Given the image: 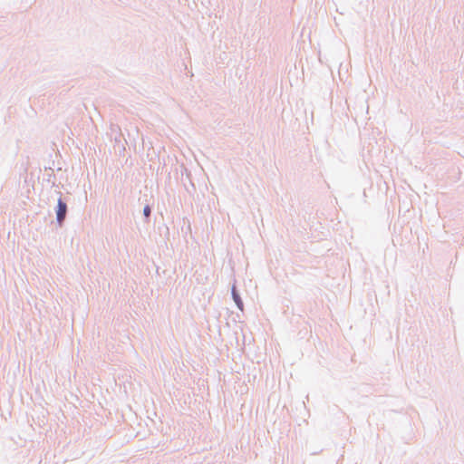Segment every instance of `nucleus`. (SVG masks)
<instances>
[{"label":"nucleus","instance_id":"nucleus-2","mask_svg":"<svg viewBox=\"0 0 464 464\" xmlns=\"http://www.w3.org/2000/svg\"><path fill=\"white\" fill-rule=\"evenodd\" d=\"M233 295H234L235 302L241 308V301L238 298V296L236 295L235 291H233Z\"/></svg>","mask_w":464,"mask_h":464},{"label":"nucleus","instance_id":"nucleus-3","mask_svg":"<svg viewBox=\"0 0 464 464\" xmlns=\"http://www.w3.org/2000/svg\"><path fill=\"white\" fill-rule=\"evenodd\" d=\"M143 213L146 217H149L150 214V208L149 206H146L143 209Z\"/></svg>","mask_w":464,"mask_h":464},{"label":"nucleus","instance_id":"nucleus-1","mask_svg":"<svg viewBox=\"0 0 464 464\" xmlns=\"http://www.w3.org/2000/svg\"><path fill=\"white\" fill-rule=\"evenodd\" d=\"M67 211L66 204L62 200H58V206H57V221L62 224L65 215Z\"/></svg>","mask_w":464,"mask_h":464}]
</instances>
